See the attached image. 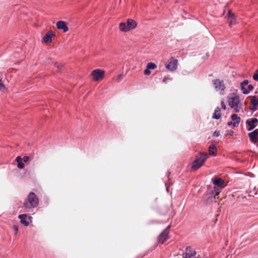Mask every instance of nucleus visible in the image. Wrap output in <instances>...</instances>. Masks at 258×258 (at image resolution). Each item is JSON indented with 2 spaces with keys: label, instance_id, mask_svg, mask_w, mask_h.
Instances as JSON below:
<instances>
[{
  "label": "nucleus",
  "instance_id": "35",
  "mask_svg": "<svg viewBox=\"0 0 258 258\" xmlns=\"http://www.w3.org/2000/svg\"><path fill=\"white\" fill-rule=\"evenodd\" d=\"M54 66L58 69H59L60 68H61L62 67V65L61 64H59L58 63H57V62H55L54 63Z\"/></svg>",
  "mask_w": 258,
  "mask_h": 258
},
{
  "label": "nucleus",
  "instance_id": "31",
  "mask_svg": "<svg viewBox=\"0 0 258 258\" xmlns=\"http://www.w3.org/2000/svg\"><path fill=\"white\" fill-rule=\"evenodd\" d=\"M220 131H216L213 133V136L218 137L220 136Z\"/></svg>",
  "mask_w": 258,
  "mask_h": 258
},
{
  "label": "nucleus",
  "instance_id": "25",
  "mask_svg": "<svg viewBox=\"0 0 258 258\" xmlns=\"http://www.w3.org/2000/svg\"><path fill=\"white\" fill-rule=\"evenodd\" d=\"M147 67L148 69H149V70H154L157 68V66L154 63L151 62L147 64Z\"/></svg>",
  "mask_w": 258,
  "mask_h": 258
},
{
  "label": "nucleus",
  "instance_id": "8",
  "mask_svg": "<svg viewBox=\"0 0 258 258\" xmlns=\"http://www.w3.org/2000/svg\"><path fill=\"white\" fill-rule=\"evenodd\" d=\"M197 252L194 249H192L189 246L185 248V252L183 253V258H193L196 256Z\"/></svg>",
  "mask_w": 258,
  "mask_h": 258
},
{
  "label": "nucleus",
  "instance_id": "36",
  "mask_svg": "<svg viewBox=\"0 0 258 258\" xmlns=\"http://www.w3.org/2000/svg\"><path fill=\"white\" fill-rule=\"evenodd\" d=\"M169 80H170V78L168 77H164L163 82L165 83H166Z\"/></svg>",
  "mask_w": 258,
  "mask_h": 258
},
{
  "label": "nucleus",
  "instance_id": "3",
  "mask_svg": "<svg viewBox=\"0 0 258 258\" xmlns=\"http://www.w3.org/2000/svg\"><path fill=\"white\" fill-rule=\"evenodd\" d=\"M229 106L234 110L236 112H238L241 109V104L238 95L233 94L232 96L228 98Z\"/></svg>",
  "mask_w": 258,
  "mask_h": 258
},
{
  "label": "nucleus",
  "instance_id": "5",
  "mask_svg": "<svg viewBox=\"0 0 258 258\" xmlns=\"http://www.w3.org/2000/svg\"><path fill=\"white\" fill-rule=\"evenodd\" d=\"M177 59L171 57L165 64L166 68L170 71H174L177 69Z\"/></svg>",
  "mask_w": 258,
  "mask_h": 258
},
{
  "label": "nucleus",
  "instance_id": "28",
  "mask_svg": "<svg viewBox=\"0 0 258 258\" xmlns=\"http://www.w3.org/2000/svg\"><path fill=\"white\" fill-rule=\"evenodd\" d=\"M150 74H151L150 70H149V69H148V68L147 67V68L144 71V74L145 75L148 76V75H149Z\"/></svg>",
  "mask_w": 258,
  "mask_h": 258
},
{
  "label": "nucleus",
  "instance_id": "12",
  "mask_svg": "<svg viewBox=\"0 0 258 258\" xmlns=\"http://www.w3.org/2000/svg\"><path fill=\"white\" fill-rule=\"evenodd\" d=\"M258 128L252 132L248 134V137L250 141L253 143H255L258 140Z\"/></svg>",
  "mask_w": 258,
  "mask_h": 258
},
{
  "label": "nucleus",
  "instance_id": "37",
  "mask_svg": "<svg viewBox=\"0 0 258 258\" xmlns=\"http://www.w3.org/2000/svg\"><path fill=\"white\" fill-rule=\"evenodd\" d=\"M233 133V131H230L229 133L226 134V136H232Z\"/></svg>",
  "mask_w": 258,
  "mask_h": 258
},
{
  "label": "nucleus",
  "instance_id": "23",
  "mask_svg": "<svg viewBox=\"0 0 258 258\" xmlns=\"http://www.w3.org/2000/svg\"><path fill=\"white\" fill-rule=\"evenodd\" d=\"M209 152L210 155H215L217 153V149L214 145H211L209 147Z\"/></svg>",
  "mask_w": 258,
  "mask_h": 258
},
{
  "label": "nucleus",
  "instance_id": "17",
  "mask_svg": "<svg viewBox=\"0 0 258 258\" xmlns=\"http://www.w3.org/2000/svg\"><path fill=\"white\" fill-rule=\"evenodd\" d=\"M228 22L230 25H232L235 23V16L230 10L228 12Z\"/></svg>",
  "mask_w": 258,
  "mask_h": 258
},
{
  "label": "nucleus",
  "instance_id": "7",
  "mask_svg": "<svg viewBox=\"0 0 258 258\" xmlns=\"http://www.w3.org/2000/svg\"><path fill=\"white\" fill-rule=\"evenodd\" d=\"M104 75V71L100 69L94 70L91 73V76L95 81L102 79Z\"/></svg>",
  "mask_w": 258,
  "mask_h": 258
},
{
  "label": "nucleus",
  "instance_id": "27",
  "mask_svg": "<svg viewBox=\"0 0 258 258\" xmlns=\"http://www.w3.org/2000/svg\"><path fill=\"white\" fill-rule=\"evenodd\" d=\"M253 79L255 81H258V70L253 76Z\"/></svg>",
  "mask_w": 258,
  "mask_h": 258
},
{
  "label": "nucleus",
  "instance_id": "10",
  "mask_svg": "<svg viewBox=\"0 0 258 258\" xmlns=\"http://www.w3.org/2000/svg\"><path fill=\"white\" fill-rule=\"evenodd\" d=\"M56 26L58 29L62 30L63 32H66L69 30L67 23L63 21H58L57 22Z\"/></svg>",
  "mask_w": 258,
  "mask_h": 258
},
{
  "label": "nucleus",
  "instance_id": "33",
  "mask_svg": "<svg viewBox=\"0 0 258 258\" xmlns=\"http://www.w3.org/2000/svg\"><path fill=\"white\" fill-rule=\"evenodd\" d=\"M29 159V157L27 156H25L22 159V161H23L24 162H27Z\"/></svg>",
  "mask_w": 258,
  "mask_h": 258
},
{
  "label": "nucleus",
  "instance_id": "38",
  "mask_svg": "<svg viewBox=\"0 0 258 258\" xmlns=\"http://www.w3.org/2000/svg\"><path fill=\"white\" fill-rule=\"evenodd\" d=\"M233 122L232 121H229L228 122L227 124L228 126H230L231 125H233Z\"/></svg>",
  "mask_w": 258,
  "mask_h": 258
},
{
  "label": "nucleus",
  "instance_id": "16",
  "mask_svg": "<svg viewBox=\"0 0 258 258\" xmlns=\"http://www.w3.org/2000/svg\"><path fill=\"white\" fill-rule=\"evenodd\" d=\"M231 119L233 122V125L234 126H237L240 121V117L238 116L236 114H233L231 115Z\"/></svg>",
  "mask_w": 258,
  "mask_h": 258
},
{
  "label": "nucleus",
  "instance_id": "4",
  "mask_svg": "<svg viewBox=\"0 0 258 258\" xmlns=\"http://www.w3.org/2000/svg\"><path fill=\"white\" fill-rule=\"evenodd\" d=\"M213 83L216 90L219 92L221 95H223L226 88L224 82L219 79H216L213 80Z\"/></svg>",
  "mask_w": 258,
  "mask_h": 258
},
{
  "label": "nucleus",
  "instance_id": "13",
  "mask_svg": "<svg viewBox=\"0 0 258 258\" xmlns=\"http://www.w3.org/2000/svg\"><path fill=\"white\" fill-rule=\"evenodd\" d=\"M27 215L26 214H22L18 216V218L20 220V222L25 226H28L30 222L27 220Z\"/></svg>",
  "mask_w": 258,
  "mask_h": 258
},
{
  "label": "nucleus",
  "instance_id": "32",
  "mask_svg": "<svg viewBox=\"0 0 258 258\" xmlns=\"http://www.w3.org/2000/svg\"><path fill=\"white\" fill-rule=\"evenodd\" d=\"M253 89V87L252 85H248L247 90H248V93L250 91H251Z\"/></svg>",
  "mask_w": 258,
  "mask_h": 258
},
{
  "label": "nucleus",
  "instance_id": "15",
  "mask_svg": "<svg viewBox=\"0 0 258 258\" xmlns=\"http://www.w3.org/2000/svg\"><path fill=\"white\" fill-rule=\"evenodd\" d=\"M248 81L247 80H245L240 83L241 89L244 94H247L248 93V90H247V88L245 87L246 86H248Z\"/></svg>",
  "mask_w": 258,
  "mask_h": 258
},
{
  "label": "nucleus",
  "instance_id": "9",
  "mask_svg": "<svg viewBox=\"0 0 258 258\" xmlns=\"http://www.w3.org/2000/svg\"><path fill=\"white\" fill-rule=\"evenodd\" d=\"M258 123V119L256 118H251L246 120V124L248 126L247 131H250L255 128Z\"/></svg>",
  "mask_w": 258,
  "mask_h": 258
},
{
  "label": "nucleus",
  "instance_id": "39",
  "mask_svg": "<svg viewBox=\"0 0 258 258\" xmlns=\"http://www.w3.org/2000/svg\"><path fill=\"white\" fill-rule=\"evenodd\" d=\"M28 219H29L30 222H31L32 217L31 216H29Z\"/></svg>",
  "mask_w": 258,
  "mask_h": 258
},
{
  "label": "nucleus",
  "instance_id": "2",
  "mask_svg": "<svg viewBox=\"0 0 258 258\" xmlns=\"http://www.w3.org/2000/svg\"><path fill=\"white\" fill-rule=\"evenodd\" d=\"M208 155L206 153L200 152L196 156L195 159L194 160L191 165V168L193 170H197L202 167L207 158Z\"/></svg>",
  "mask_w": 258,
  "mask_h": 258
},
{
  "label": "nucleus",
  "instance_id": "30",
  "mask_svg": "<svg viewBox=\"0 0 258 258\" xmlns=\"http://www.w3.org/2000/svg\"><path fill=\"white\" fill-rule=\"evenodd\" d=\"M122 78H123L122 75V74L119 75L116 79L117 82H119L122 79Z\"/></svg>",
  "mask_w": 258,
  "mask_h": 258
},
{
  "label": "nucleus",
  "instance_id": "21",
  "mask_svg": "<svg viewBox=\"0 0 258 258\" xmlns=\"http://www.w3.org/2000/svg\"><path fill=\"white\" fill-rule=\"evenodd\" d=\"M221 111L219 107H217L215 109L214 113H213L212 117L214 119H218L221 117Z\"/></svg>",
  "mask_w": 258,
  "mask_h": 258
},
{
  "label": "nucleus",
  "instance_id": "6",
  "mask_svg": "<svg viewBox=\"0 0 258 258\" xmlns=\"http://www.w3.org/2000/svg\"><path fill=\"white\" fill-rule=\"evenodd\" d=\"M170 229V226H168L164 229L159 235L158 240L161 243L165 242L169 238V231Z\"/></svg>",
  "mask_w": 258,
  "mask_h": 258
},
{
  "label": "nucleus",
  "instance_id": "14",
  "mask_svg": "<svg viewBox=\"0 0 258 258\" xmlns=\"http://www.w3.org/2000/svg\"><path fill=\"white\" fill-rule=\"evenodd\" d=\"M250 102L252 107H250V109L253 111H255L257 109V106L258 105V99L256 96H252Z\"/></svg>",
  "mask_w": 258,
  "mask_h": 258
},
{
  "label": "nucleus",
  "instance_id": "11",
  "mask_svg": "<svg viewBox=\"0 0 258 258\" xmlns=\"http://www.w3.org/2000/svg\"><path fill=\"white\" fill-rule=\"evenodd\" d=\"M55 36V33L52 31H48L43 38V40L45 43H50L51 42V38Z\"/></svg>",
  "mask_w": 258,
  "mask_h": 258
},
{
  "label": "nucleus",
  "instance_id": "20",
  "mask_svg": "<svg viewBox=\"0 0 258 258\" xmlns=\"http://www.w3.org/2000/svg\"><path fill=\"white\" fill-rule=\"evenodd\" d=\"M213 183L214 185L219 187L222 186L224 184V180L219 177H216L213 180Z\"/></svg>",
  "mask_w": 258,
  "mask_h": 258
},
{
  "label": "nucleus",
  "instance_id": "26",
  "mask_svg": "<svg viewBox=\"0 0 258 258\" xmlns=\"http://www.w3.org/2000/svg\"><path fill=\"white\" fill-rule=\"evenodd\" d=\"M6 89V87L2 82V78L0 76V90L3 91Z\"/></svg>",
  "mask_w": 258,
  "mask_h": 258
},
{
  "label": "nucleus",
  "instance_id": "18",
  "mask_svg": "<svg viewBox=\"0 0 258 258\" xmlns=\"http://www.w3.org/2000/svg\"><path fill=\"white\" fill-rule=\"evenodd\" d=\"M220 190L218 189H216L215 187L213 190H212L210 194L208 195L209 199H216V197L219 194Z\"/></svg>",
  "mask_w": 258,
  "mask_h": 258
},
{
  "label": "nucleus",
  "instance_id": "19",
  "mask_svg": "<svg viewBox=\"0 0 258 258\" xmlns=\"http://www.w3.org/2000/svg\"><path fill=\"white\" fill-rule=\"evenodd\" d=\"M119 29L121 31L127 32L130 30L127 24L125 22H121L119 24Z\"/></svg>",
  "mask_w": 258,
  "mask_h": 258
},
{
  "label": "nucleus",
  "instance_id": "34",
  "mask_svg": "<svg viewBox=\"0 0 258 258\" xmlns=\"http://www.w3.org/2000/svg\"><path fill=\"white\" fill-rule=\"evenodd\" d=\"M221 107H222V109H223L224 110L226 109V105H225V103H224L223 101H222L221 102Z\"/></svg>",
  "mask_w": 258,
  "mask_h": 258
},
{
  "label": "nucleus",
  "instance_id": "29",
  "mask_svg": "<svg viewBox=\"0 0 258 258\" xmlns=\"http://www.w3.org/2000/svg\"><path fill=\"white\" fill-rule=\"evenodd\" d=\"M13 228L15 231V234H16L19 230V226L18 225H14L13 226Z\"/></svg>",
  "mask_w": 258,
  "mask_h": 258
},
{
  "label": "nucleus",
  "instance_id": "24",
  "mask_svg": "<svg viewBox=\"0 0 258 258\" xmlns=\"http://www.w3.org/2000/svg\"><path fill=\"white\" fill-rule=\"evenodd\" d=\"M16 161L17 162V167L20 169H22L24 167V164L23 163L22 159L20 156L17 157Z\"/></svg>",
  "mask_w": 258,
  "mask_h": 258
},
{
  "label": "nucleus",
  "instance_id": "1",
  "mask_svg": "<svg viewBox=\"0 0 258 258\" xmlns=\"http://www.w3.org/2000/svg\"><path fill=\"white\" fill-rule=\"evenodd\" d=\"M39 199L33 192H30L23 203V206L27 209L31 210L37 207Z\"/></svg>",
  "mask_w": 258,
  "mask_h": 258
},
{
  "label": "nucleus",
  "instance_id": "22",
  "mask_svg": "<svg viewBox=\"0 0 258 258\" xmlns=\"http://www.w3.org/2000/svg\"><path fill=\"white\" fill-rule=\"evenodd\" d=\"M126 23L127 24L128 27L130 28V30L135 28L137 26L136 22L132 19H128Z\"/></svg>",
  "mask_w": 258,
  "mask_h": 258
}]
</instances>
